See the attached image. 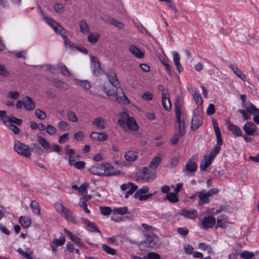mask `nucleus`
<instances>
[{
    "mask_svg": "<svg viewBox=\"0 0 259 259\" xmlns=\"http://www.w3.org/2000/svg\"><path fill=\"white\" fill-rule=\"evenodd\" d=\"M215 112V107L213 104H210L207 109L206 113L208 115H212Z\"/></svg>",
    "mask_w": 259,
    "mask_h": 259,
    "instance_id": "338daca9",
    "label": "nucleus"
},
{
    "mask_svg": "<svg viewBox=\"0 0 259 259\" xmlns=\"http://www.w3.org/2000/svg\"><path fill=\"white\" fill-rule=\"evenodd\" d=\"M35 115L40 119H44L47 116L46 113L40 109L35 110Z\"/></svg>",
    "mask_w": 259,
    "mask_h": 259,
    "instance_id": "864d4df0",
    "label": "nucleus"
},
{
    "mask_svg": "<svg viewBox=\"0 0 259 259\" xmlns=\"http://www.w3.org/2000/svg\"><path fill=\"white\" fill-rule=\"evenodd\" d=\"M144 241L150 247L157 248L161 244L158 237L154 234L145 235Z\"/></svg>",
    "mask_w": 259,
    "mask_h": 259,
    "instance_id": "423d86ee",
    "label": "nucleus"
},
{
    "mask_svg": "<svg viewBox=\"0 0 259 259\" xmlns=\"http://www.w3.org/2000/svg\"><path fill=\"white\" fill-rule=\"evenodd\" d=\"M127 129L135 131L138 129V126L133 117H131L130 119L126 122V128L125 131H126Z\"/></svg>",
    "mask_w": 259,
    "mask_h": 259,
    "instance_id": "b1692460",
    "label": "nucleus"
},
{
    "mask_svg": "<svg viewBox=\"0 0 259 259\" xmlns=\"http://www.w3.org/2000/svg\"><path fill=\"white\" fill-rule=\"evenodd\" d=\"M130 52L135 57L142 59L144 57V54L137 47L131 45L128 48Z\"/></svg>",
    "mask_w": 259,
    "mask_h": 259,
    "instance_id": "2eb2a0df",
    "label": "nucleus"
},
{
    "mask_svg": "<svg viewBox=\"0 0 259 259\" xmlns=\"http://www.w3.org/2000/svg\"><path fill=\"white\" fill-rule=\"evenodd\" d=\"M175 112L176 114V122L178 124L179 134L180 136L185 134V126L184 121L181 120V99L180 97H177L175 102Z\"/></svg>",
    "mask_w": 259,
    "mask_h": 259,
    "instance_id": "7ed1b4c3",
    "label": "nucleus"
},
{
    "mask_svg": "<svg viewBox=\"0 0 259 259\" xmlns=\"http://www.w3.org/2000/svg\"><path fill=\"white\" fill-rule=\"evenodd\" d=\"M227 218L225 215H220L217 220V224L216 227H220L222 229H225L226 227L225 225Z\"/></svg>",
    "mask_w": 259,
    "mask_h": 259,
    "instance_id": "c756f323",
    "label": "nucleus"
},
{
    "mask_svg": "<svg viewBox=\"0 0 259 259\" xmlns=\"http://www.w3.org/2000/svg\"><path fill=\"white\" fill-rule=\"evenodd\" d=\"M30 206L33 213L37 215H39L40 214V208L37 202L35 200L32 201Z\"/></svg>",
    "mask_w": 259,
    "mask_h": 259,
    "instance_id": "c85d7f7f",
    "label": "nucleus"
},
{
    "mask_svg": "<svg viewBox=\"0 0 259 259\" xmlns=\"http://www.w3.org/2000/svg\"><path fill=\"white\" fill-rule=\"evenodd\" d=\"M93 72L94 75L98 76L101 73V69L99 63H96L94 65H92Z\"/></svg>",
    "mask_w": 259,
    "mask_h": 259,
    "instance_id": "37998d69",
    "label": "nucleus"
},
{
    "mask_svg": "<svg viewBox=\"0 0 259 259\" xmlns=\"http://www.w3.org/2000/svg\"><path fill=\"white\" fill-rule=\"evenodd\" d=\"M54 207L56 211L65 219L69 221L73 220L72 212L66 208L62 203L60 202L55 203Z\"/></svg>",
    "mask_w": 259,
    "mask_h": 259,
    "instance_id": "20e7f679",
    "label": "nucleus"
},
{
    "mask_svg": "<svg viewBox=\"0 0 259 259\" xmlns=\"http://www.w3.org/2000/svg\"><path fill=\"white\" fill-rule=\"evenodd\" d=\"M100 37V34L98 33H92L88 36L89 41L92 44L96 43Z\"/></svg>",
    "mask_w": 259,
    "mask_h": 259,
    "instance_id": "473e14b6",
    "label": "nucleus"
},
{
    "mask_svg": "<svg viewBox=\"0 0 259 259\" xmlns=\"http://www.w3.org/2000/svg\"><path fill=\"white\" fill-rule=\"evenodd\" d=\"M110 23L119 28H123L124 27V24L122 22L114 19L111 20Z\"/></svg>",
    "mask_w": 259,
    "mask_h": 259,
    "instance_id": "052dcab7",
    "label": "nucleus"
},
{
    "mask_svg": "<svg viewBox=\"0 0 259 259\" xmlns=\"http://www.w3.org/2000/svg\"><path fill=\"white\" fill-rule=\"evenodd\" d=\"M138 189V186L137 185L133 186V187H131L130 189H128L124 197L127 198L128 197L129 195H132L134 192Z\"/></svg>",
    "mask_w": 259,
    "mask_h": 259,
    "instance_id": "69168bd1",
    "label": "nucleus"
},
{
    "mask_svg": "<svg viewBox=\"0 0 259 259\" xmlns=\"http://www.w3.org/2000/svg\"><path fill=\"white\" fill-rule=\"evenodd\" d=\"M127 208L126 207L116 208L113 209V212L119 214H124L127 212Z\"/></svg>",
    "mask_w": 259,
    "mask_h": 259,
    "instance_id": "6e6d98bb",
    "label": "nucleus"
},
{
    "mask_svg": "<svg viewBox=\"0 0 259 259\" xmlns=\"http://www.w3.org/2000/svg\"><path fill=\"white\" fill-rule=\"evenodd\" d=\"M212 160L207 157V156H204V159H202L200 163V169L203 171L206 170L207 168L210 165Z\"/></svg>",
    "mask_w": 259,
    "mask_h": 259,
    "instance_id": "a878e982",
    "label": "nucleus"
},
{
    "mask_svg": "<svg viewBox=\"0 0 259 259\" xmlns=\"http://www.w3.org/2000/svg\"><path fill=\"white\" fill-rule=\"evenodd\" d=\"M23 103L24 108L27 111H32L35 108V103L29 96L23 98Z\"/></svg>",
    "mask_w": 259,
    "mask_h": 259,
    "instance_id": "4468645a",
    "label": "nucleus"
},
{
    "mask_svg": "<svg viewBox=\"0 0 259 259\" xmlns=\"http://www.w3.org/2000/svg\"><path fill=\"white\" fill-rule=\"evenodd\" d=\"M119 116V118L117 121L118 124L121 127L126 130V122L130 119L131 117L129 116L128 114L126 111L121 112Z\"/></svg>",
    "mask_w": 259,
    "mask_h": 259,
    "instance_id": "9d476101",
    "label": "nucleus"
},
{
    "mask_svg": "<svg viewBox=\"0 0 259 259\" xmlns=\"http://www.w3.org/2000/svg\"><path fill=\"white\" fill-rule=\"evenodd\" d=\"M9 74V73L5 65L0 64V75L4 76H7Z\"/></svg>",
    "mask_w": 259,
    "mask_h": 259,
    "instance_id": "bf43d9fd",
    "label": "nucleus"
},
{
    "mask_svg": "<svg viewBox=\"0 0 259 259\" xmlns=\"http://www.w3.org/2000/svg\"><path fill=\"white\" fill-rule=\"evenodd\" d=\"M100 209L101 213L104 215H108L111 212V209L109 207H101Z\"/></svg>",
    "mask_w": 259,
    "mask_h": 259,
    "instance_id": "5fc2aeb1",
    "label": "nucleus"
},
{
    "mask_svg": "<svg viewBox=\"0 0 259 259\" xmlns=\"http://www.w3.org/2000/svg\"><path fill=\"white\" fill-rule=\"evenodd\" d=\"M7 119V121L9 123H10L11 124H13V123L16 124L18 125H20L22 124V120L17 118L14 116L9 117L7 116L6 117Z\"/></svg>",
    "mask_w": 259,
    "mask_h": 259,
    "instance_id": "58836bf2",
    "label": "nucleus"
},
{
    "mask_svg": "<svg viewBox=\"0 0 259 259\" xmlns=\"http://www.w3.org/2000/svg\"><path fill=\"white\" fill-rule=\"evenodd\" d=\"M91 138L97 139L99 141H103L107 139V135L105 133L92 132L90 135Z\"/></svg>",
    "mask_w": 259,
    "mask_h": 259,
    "instance_id": "6ab92c4d",
    "label": "nucleus"
},
{
    "mask_svg": "<svg viewBox=\"0 0 259 259\" xmlns=\"http://www.w3.org/2000/svg\"><path fill=\"white\" fill-rule=\"evenodd\" d=\"M80 31L83 34L88 33L90 29L89 24L84 20H81L79 22Z\"/></svg>",
    "mask_w": 259,
    "mask_h": 259,
    "instance_id": "5701e85b",
    "label": "nucleus"
},
{
    "mask_svg": "<svg viewBox=\"0 0 259 259\" xmlns=\"http://www.w3.org/2000/svg\"><path fill=\"white\" fill-rule=\"evenodd\" d=\"M45 19L47 23L57 33L60 34L63 36L64 40V44L66 48H69L70 49L74 48V44L72 43L66 36L64 35L66 32V31L61 25H60L59 23L55 21L51 18L46 17Z\"/></svg>",
    "mask_w": 259,
    "mask_h": 259,
    "instance_id": "f03ea898",
    "label": "nucleus"
},
{
    "mask_svg": "<svg viewBox=\"0 0 259 259\" xmlns=\"http://www.w3.org/2000/svg\"><path fill=\"white\" fill-rule=\"evenodd\" d=\"M161 161V158L159 157L153 158L149 164V167L155 169L159 165Z\"/></svg>",
    "mask_w": 259,
    "mask_h": 259,
    "instance_id": "72a5a7b5",
    "label": "nucleus"
},
{
    "mask_svg": "<svg viewBox=\"0 0 259 259\" xmlns=\"http://www.w3.org/2000/svg\"><path fill=\"white\" fill-rule=\"evenodd\" d=\"M87 228V229L91 232H99L100 231L97 229L96 225L91 222H87L86 223Z\"/></svg>",
    "mask_w": 259,
    "mask_h": 259,
    "instance_id": "79ce46f5",
    "label": "nucleus"
},
{
    "mask_svg": "<svg viewBox=\"0 0 259 259\" xmlns=\"http://www.w3.org/2000/svg\"><path fill=\"white\" fill-rule=\"evenodd\" d=\"M145 259H160V256L156 252H150L147 255L144 256Z\"/></svg>",
    "mask_w": 259,
    "mask_h": 259,
    "instance_id": "09e8293b",
    "label": "nucleus"
},
{
    "mask_svg": "<svg viewBox=\"0 0 259 259\" xmlns=\"http://www.w3.org/2000/svg\"><path fill=\"white\" fill-rule=\"evenodd\" d=\"M230 68H231L233 72L240 78L243 80H245L246 79V76L243 74L242 71L235 65L231 64L230 65Z\"/></svg>",
    "mask_w": 259,
    "mask_h": 259,
    "instance_id": "cd10ccee",
    "label": "nucleus"
},
{
    "mask_svg": "<svg viewBox=\"0 0 259 259\" xmlns=\"http://www.w3.org/2000/svg\"><path fill=\"white\" fill-rule=\"evenodd\" d=\"M220 149V147L215 146V147L211 151L210 155L208 158L212 160L216 156L217 154L219 152Z\"/></svg>",
    "mask_w": 259,
    "mask_h": 259,
    "instance_id": "8fccbe9b",
    "label": "nucleus"
},
{
    "mask_svg": "<svg viewBox=\"0 0 259 259\" xmlns=\"http://www.w3.org/2000/svg\"><path fill=\"white\" fill-rule=\"evenodd\" d=\"M105 170L106 171V172L110 174L109 175H104L106 176L117 175L120 173L119 171L115 170L112 166L109 165H106V169Z\"/></svg>",
    "mask_w": 259,
    "mask_h": 259,
    "instance_id": "4c0bfd02",
    "label": "nucleus"
},
{
    "mask_svg": "<svg viewBox=\"0 0 259 259\" xmlns=\"http://www.w3.org/2000/svg\"><path fill=\"white\" fill-rule=\"evenodd\" d=\"M37 139L39 144L44 149L47 150H52V146H51L49 142L45 138L39 135H37Z\"/></svg>",
    "mask_w": 259,
    "mask_h": 259,
    "instance_id": "aec40b11",
    "label": "nucleus"
},
{
    "mask_svg": "<svg viewBox=\"0 0 259 259\" xmlns=\"http://www.w3.org/2000/svg\"><path fill=\"white\" fill-rule=\"evenodd\" d=\"M246 111L251 114L259 113V109L251 103L246 107Z\"/></svg>",
    "mask_w": 259,
    "mask_h": 259,
    "instance_id": "ea45409f",
    "label": "nucleus"
},
{
    "mask_svg": "<svg viewBox=\"0 0 259 259\" xmlns=\"http://www.w3.org/2000/svg\"><path fill=\"white\" fill-rule=\"evenodd\" d=\"M216 137H217V144L216 145L217 146L221 148V146L223 144V139L221 136V131H218L215 132Z\"/></svg>",
    "mask_w": 259,
    "mask_h": 259,
    "instance_id": "3c124183",
    "label": "nucleus"
},
{
    "mask_svg": "<svg viewBox=\"0 0 259 259\" xmlns=\"http://www.w3.org/2000/svg\"><path fill=\"white\" fill-rule=\"evenodd\" d=\"M215 223V219L212 216L205 217L202 221L203 228L205 229L211 228Z\"/></svg>",
    "mask_w": 259,
    "mask_h": 259,
    "instance_id": "ddd939ff",
    "label": "nucleus"
},
{
    "mask_svg": "<svg viewBox=\"0 0 259 259\" xmlns=\"http://www.w3.org/2000/svg\"><path fill=\"white\" fill-rule=\"evenodd\" d=\"M17 251L19 254L26 257L27 259H33L31 256L30 254L25 252L21 248H18L17 249Z\"/></svg>",
    "mask_w": 259,
    "mask_h": 259,
    "instance_id": "e2e57ef3",
    "label": "nucleus"
},
{
    "mask_svg": "<svg viewBox=\"0 0 259 259\" xmlns=\"http://www.w3.org/2000/svg\"><path fill=\"white\" fill-rule=\"evenodd\" d=\"M19 221L24 228H28L31 224V219L30 218L26 216L20 217Z\"/></svg>",
    "mask_w": 259,
    "mask_h": 259,
    "instance_id": "412c9836",
    "label": "nucleus"
},
{
    "mask_svg": "<svg viewBox=\"0 0 259 259\" xmlns=\"http://www.w3.org/2000/svg\"><path fill=\"white\" fill-rule=\"evenodd\" d=\"M197 167L196 163L192 160H189L185 165V169L191 172L195 171Z\"/></svg>",
    "mask_w": 259,
    "mask_h": 259,
    "instance_id": "393cba45",
    "label": "nucleus"
},
{
    "mask_svg": "<svg viewBox=\"0 0 259 259\" xmlns=\"http://www.w3.org/2000/svg\"><path fill=\"white\" fill-rule=\"evenodd\" d=\"M14 149L20 155L27 158H29L30 156L31 153L28 146L19 141L15 142Z\"/></svg>",
    "mask_w": 259,
    "mask_h": 259,
    "instance_id": "39448f33",
    "label": "nucleus"
},
{
    "mask_svg": "<svg viewBox=\"0 0 259 259\" xmlns=\"http://www.w3.org/2000/svg\"><path fill=\"white\" fill-rule=\"evenodd\" d=\"M135 185V184L132 182H128L127 184H122L120 186V188L122 191H126L130 189L131 187H133V186Z\"/></svg>",
    "mask_w": 259,
    "mask_h": 259,
    "instance_id": "680f3d73",
    "label": "nucleus"
},
{
    "mask_svg": "<svg viewBox=\"0 0 259 259\" xmlns=\"http://www.w3.org/2000/svg\"><path fill=\"white\" fill-rule=\"evenodd\" d=\"M179 214L190 219H195L198 215L196 210H189L185 209L181 210Z\"/></svg>",
    "mask_w": 259,
    "mask_h": 259,
    "instance_id": "dca6fc26",
    "label": "nucleus"
},
{
    "mask_svg": "<svg viewBox=\"0 0 259 259\" xmlns=\"http://www.w3.org/2000/svg\"><path fill=\"white\" fill-rule=\"evenodd\" d=\"M198 112V109H196L194 111V115L192 119L191 125V128L193 130H197L202 124V117Z\"/></svg>",
    "mask_w": 259,
    "mask_h": 259,
    "instance_id": "0eeeda50",
    "label": "nucleus"
},
{
    "mask_svg": "<svg viewBox=\"0 0 259 259\" xmlns=\"http://www.w3.org/2000/svg\"><path fill=\"white\" fill-rule=\"evenodd\" d=\"M254 255V254L252 252L248 251H243L240 254L241 257L244 259H251Z\"/></svg>",
    "mask_w": 259,
    "mask_h": 259,
    "instance_id": "de8ad7c7",
    "label": "nucleus"
},
{
    "mask_svg": "<svg viewBox=\"0 0 259 259\" xmlns=\"http://www.w3.org/2000/svg\"><path fill=\"white\" fill-rule=\"evenodd\" d=\"M57 68L60 70V72L66 76H69L71 75L69 71L66 67L62 63H59L57 65Z\"/></svg>",
    "mask_w": 259,
    "mask_h": 259,
    "instance_id": "2f4dec72",
    "label": "nucleus"
},
{
    "mask_svg": "<svg viewBox=\"0 0 259 259\" xmlns=\"http://www.w3.org/2000/svg\"><path fill=\"white\" fill-rule=\"evenodd\" d=\"M75 83L82 89L88 90L91 88V84L88 80L74 79Z\"/></svg>",
    "mask_w": 259,
    "mask_h": 259,
    "instance_id": "4be33fe9",
    "label": "nucleus"
},
{
    "mask_svg": "<svg viewBox=\"0 0 259 259\" xmlns=\"http://www.w3.org/2000/svg\"><path fill=\"white\" fill-rule=\"evenodd\" d=\"M102 247L103 250L109 254L115 255L116 254V250L111 248L106 244H102Z\"/></svg>",
    "mask_w": 259,
    "mask_h": 259,
    "instance_id": "a19ab883",
    "label": "nucleus"
},
{
    "mask_svg": "<svg viewBox=\"0 0 259 259\" xmlns=\"http://www.w3.org/2000/svg\"><path fill=\"white\" fill-rule=\"evenodd\" d=\"M65 242V239L64 236L61 237L60 239H55L53 241V244L56 246H61L64 244Z\"/></svg>",
    "mask_w": 259,
    "mask_h": 259,
    "instance_id": "603ef678",
    "label": "nucleus"
},
{
    "mask_svg": "<svg viewBox=\"0 0 259 259\" xmlns=\"http://www.w3.org/2000/svg\"><path fill=\"white\" fill-rule=\"evenodd\" d=\"M199 247L203 250H207L209 253L212 252V248L210 246L206 245L204 243H200L199 244Z\"/></svg>",
    "mask_w": 259,
    "mask_h": 259,
    "instance_id": "4d7b16f0",
    "label": "nucleus"
},
{
    "mask_svg": "<svg viewBox=\"0 0 259 259\" xmlns=\"http://www.w3.org/2000/svg\"><path fill=\"white\" fill-rule=\"evenodd\" d=\"M243 130L246 135L252 136L255 134L257 127L252 122L250 121L244 124Z\"/></svg>",
    "mask_w": 259,
    "mask_h": 259,
    "instance_id": "1a4fd4ad",
    "label": "nucleus"
},
{
    "mask_svg": "<svg viewBox=\"0 0 259 259\" xmlns=\"http://www.w3.org/2000/svg\"><path fill=\"white\" fill-rule=\"evenodd\" d=\"M149 191V187L147 186H143L142 188L139 189L137 190L134 195L135 198H137L139 196L141 195L142 193H146Z\"/></svg>",
    "mask_w": 259,
    "mask_h": 259,
    "instance_id": "a18cd8bd",
    "label": "nucleus"
},
{
    "mask_svg": "<svg viewBox=\"0 0 259 259\" xmlns=\"http://www.w3.org/2000/svg\"><path fill=\"white\" fill-rule=\"evenodd\" d=\"M105 120L101 117H98L92 121L93 125L101 130H104L105 128Z\"/></svg>",
    "mask_w": 259,
    "mask_h": 259,
    "instance_id": "a211bd4d",
    "label": "nucleus"
},
{
    "mask_svg": "<svg viewBox=\"0 0 259 259\" xmlns=\"http://www.w3.org/2000/svg\"><path fill=\"white\" fill-rule=\"evenodd\" d=\"M67 116L70 121L75 122L78 121L77 117L76 116L74 112L71 110H69L67 112Z\"/></svg>",
    "mask_w": 259,
    "mask_h": 259,
    "instance_id": "49530a36",
    "label": "nucleus"
},
{
    "mask_svg": "<svg viewBox=\"0 0 259 259\" xmlns=\"http://www.w3.org/2000/svg\"><path fill=\"white\" fill-rule=\"evenodd\" d=\"M84 137V135L81 131L78 132L77 133H75L74 135V139L77 141L82 140Z\"/></svg>",
    "mask_w": 259,
    "mask_h": 259,
    "instance_id": "0e129e2a",
    "label": "nucleus"
},
{
    "mask_svg": "<svg viewBox=\"0 0 259 259\" xmlns=\"http://www.w3.org/2000/svg\"><path fill=\"white\" fill-rule=\"evenodd\" d=\"M165 198L168 199L170 202L172 203L177 202L179 199L177 197V194L175 193H168L165 196Z\"/></svg>",
    "mask_w": 259,
    "mask_h": 259,
    "instance_id": "e433bc0d",
    "label": "nucleus"
},
{
    "mask_svg": "<svg viewBox=\"0 0 259 259\" xmlns=\"http://www.w3.org/2000/svg\"><path fill=\"white\" fill-rule=\"evenodd\" d=\"M199 194V204L200 205H203L205 203H208L209 202V199L208 198V196H206L205 195V190H203L201 191L198 193Z\"/></svg>",
    "mask_w": 259,
    "mask_h": 259,
    "instance_id": "bb28decb",
    "label": "nucleus"
},
{
    "mask_svg": "<svg viewBox=\"0 0 259 259\" xmlns=\"http://www.w3.org/2000/svg\"><path fill=\"white\" fill-rule=\"evenodd\" d=\"M52 83L56 88L63 90H66L69 88V85L67 83H65L57 78L53 79Z\"/></svg>",
    "mask_w": 259,
    "mask_h": 259,
    "instance_id": "f3484780",
    "label": "nucleus"
},
{
    "mask_svg": "<svg viewBox=\"0 0 259 259\" xmlns=\"http://www.w3.org/2000/svg\"><path fill=\"white\" fill-rule=\"evenodd\" d=\"M106 165L103 164H97L94 166L91 167L89 169V171L93 175H102L110 174L108 172H106Z\"/></svg>",
    "mask_w": 259,
    "mask_h": 259,
    "instance_id": "6e6552de",
    "label": "nucleus"
},
{
    "mask_svg": "<svg viewBox=\"0 0 259 259\" xmlns=\"http://www.w3.org/2000/svg\"><path fill=\"white\" fill-rule=\"evenodd\" d=\"M152 172L151 171L148 167H144L143 169L142 173L139 175L137 178V181H141L143 180L147 182L149 181L150 179L152 178Z\"/></svg>",
    "mask_w": 259,
    "mask_h": 259,
    "instance_id": "9b49d317",
    "label": "nucleus"
},
{
    "mask_svg": "<svg viewBox=\"0 0 259 259\" xmlns=\"http://www.w3.org/2000/svg\"><path fill=\"white\" fill-rule=\"evenodd\" d=\"M106 75L113 88L112 89H107V88L103 85V91L109 96L115 97V100L119 103L125 104L128 102V100L125 96L122 89L119 88L120 84L115 72L113 70H109L106 73Z\"/></svg>",
    "mask_w": 259,
    "mask_h": 259,
    "instance_id": "f257e3e1",
    "label": "nucleus"
},
{
    "mask_svg": "<svg viewBox=\"0 0 259 259\" xmlns=\"http://www.w3.org/2000/svg\"><path fill=\"white\" fill-rule=\"evenodd\" d=\"M124 157L127 161L132 162L137 159V155L133 151H128L125 154Z\"/></svg>",
    "mask_w": 259,
    "mask_h": 259,
    "instance_id": "f704fd0d",
    "label": "nucleus"
},
{
    "mask_svg": "<svg viewBox=\"0 0 259 259\" xmlns=\"http://www.w3.org/2000/svg\"><path fill=\"white\" fill-rule=\"evenodd\" d=\"M46 131L48 134L53 135L56 133L57 130L54 126L51 125H48L46 127Z\"/></svg>",
    "mask_w": 259,
    "mask_h": 259,
    "instance_id": "13d9d810",
    "label": "nucleus"
},
{
    "mask_svg": "<svg viewBox=\"0 0 259 259\" xmlns=\"http://www.w3.org/2000/svg\"><path fill=\"white\" fill-rule=\"evenodd\" d=\"M192 95L196 103L198 105H202L203 100L200 94L195 92Z\"/></svg>",
    "mask_w": 259,
    "mask_h": 259,
    "instance_id": "c03bdc74",
    "label": "nucleus"
},
{
    "mask_svg": "<svg viewBox=\"0 0 259 259\" xmlns=\"http://www.w3.org/2000/svg\"><path fill=\"white\" fill-rule=\"evenodd\" d=\"M173 60L174 62L175 65L176 66L177 69L178 71L180 72V67L181 66V63L180 62V56L176 52H173Z\"/></svg>",
    "mask_w": 259,
    "mask_h": 259,
    "instance_id": "c9c22d12",
    "label": "nucleus"
},
{
    "mask_svg": "<svg viewBox=\"0 0 259 259\" xmlns=\"http://www.w3.org/2000/svg\"><path fill=\"white\" fill-rule=\"evenodd\" d=\"M228 128L235 136H241L242 135V131L239 127L234 124L230 120L226 122Z\"/></svg>",
    "mask_w": 259,
    "mask_h": 259,
    "instance_id": "f8f14e48",
    "label": "nucleus"
},
{
    "mask_svg": "<svg viewBox=\"0 0 259 259\" xmlns=\"http://www.w3.org/2000/svg\"><path fill=\"white\" fill-rule=\"evenodd\" d=\"M64 231L66 233L67 236H68L70 238V239L74 242L75 243L77 244L78 245L81 246V243L80 242V240L79 238L77 237L76 236H75L73 235L70 232H69L67 229H65Z\"/></svg>",
    "mask_w": 259,
    "mask_h": 259,
    "instance_id": "7c9ffc66",
    "label": "nucleus"
},
{
    "mask_svg": "<svg viewBox=\"0 0 259 259\" xmlns=\"http://www.w3.org/2000/svg\"><path fill=\"white\" fill-rule=\"evenodd\" d=\"M58 127L62 131H65L66 130L68 126V124L66 122L61 121L58 123Z\"/></svg>",
    "mask_w": 259,
    "mask_h": 259,
    "instance_id": "774afa93",
    "label": "nucleus"
}]
</instances>
